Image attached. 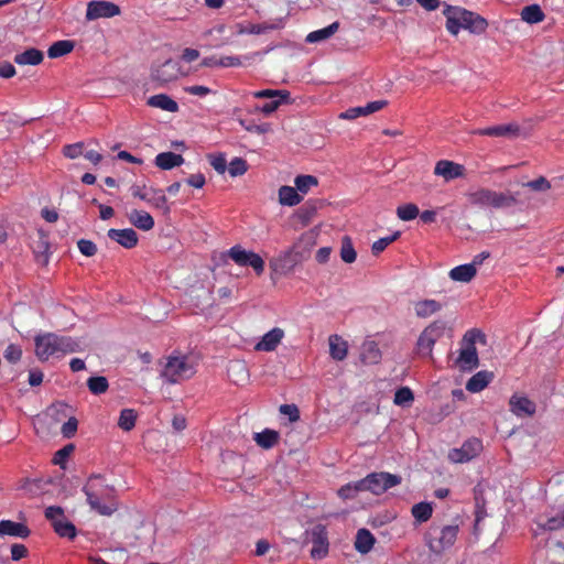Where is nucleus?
<instances>
[{
    "mask_svg": "<svg viewBox=\"0 0 564 564\" xmlns=\"http://www.w3.org/2000/svg\"><path fill=\"white\" fill-rule=\"evenodd\" d=\"M420 215L419 207L413 203L400 205L397 208V216L403 221L415 219Z\"/></svg>",
    "mask_w": 564,
    "mask_h": 564,
    "instance_id": "8fccbe9b",
    "label": "nucleus"
},
{
    "mask_svg": "<svg viewBox=\"0 0 564 564\" xmlns=\"http://www.w3.org/2000/svg\"><path fill=\"white\" fill-rule=\"evenodd\" d=\"M476 273L475 264L467 263L453 268L449 271V278L456 282L467 283L475 278Z\"/></svg>",
    "mask_w": 564,
    "mask_h": 564,
    "instance_id": "2f4dec72",
    "label": "nucleus"
},
{
    "mask_svg": "<svg viewBox=\"0 0 564 564\" xmlns=\"http://www.w3.org/2000/svg\"><path fill=\"white\" fill-rule=\"evenodd\" d=\"M97 480H100V475H91L83 489L87 496V502L90 508L96 510L98 513L102 516H110L116 510V506L113 503L105 505L100 502L102 498H99V495L96 492Z\"/></svg>",
    "mask_w": 564,
    "mask_h": 564,
    "instance_id": "f8f14e48",
    "label": "nucleus"
},
{
    "mask_svg": "<svg viewBox=\"0 0 564 564\" xmlns=\"http://www.w3.org/2000/svg\"><path fill=\"white\" fill-rule=\"evenodd\" d=\"M34 343L35 355L42 361L47 360L51 356L57 352L56 334L54 333L37 335L34 338Z\"/></svg>",
    "mask_w": 564,
    "mask_h": 564,
    "instance_id": "2eb2a0df",
    "label": "nucleus"
},
{
    "mask_svg": "<svg viewBox=\"0 0 564 564\" xmlns=\"http://www.w3.org/2000/svg\"><path fill=\"white\" fill-rule=\"evenodd\" d=\"M445 324L442 322H434L429 325L420 335L417 339V351L423 356H431L432 349L436 340L443 335Z\"/></svg>",
    "mask_w": 564,
    "mask_h": 564,
    "instance_id": "9b49d317",
    "label": "nucleus"
},
{
    "mask_svg": "<svg viewBox=\"0 0 564 564\" xmlns=\"http://www.w3.org/2000/svg\"><path fill=\"white\" fill-rule=\"evenodd\" d=\"M283 337L284 330L282 328L274 327L262 336V338L256 344L254 350L265 352L274 351L281 344Z\"/></svg>",
    "mask_w": 564,
    "mask_h": 564,
    "instance_id": "6ab92c4d",
    "label": "nucleus"
},
{
    "mask_svg": "<svg viewBox=\"0 0 564 564\" xmlns=\"http://www.w3.org/2000/svg\"><path fill=\"white\" fill-rule=\"evenodd\" d=\"M544 530H558L564 528V510L556 516L550 517L545 523L541 524Z\"/></svg>",
    "mask_w": 564,
    "mask_h": 564,
    "instance_id": "13d9d810",
    "label": "nucleus"
},
{
    "mask_svg": "<svg viewBox=\"0 0 564 564\" xmlns=\"http://www.w3.org/2000/svg\"><path fill=\"white\" fill-rule=\"evenodd\" d=\"M413 400L414 394L412 390L408 387H402L395 391L393 402L397 405L406 406L410 405Z\"/></svg>",
    "mask_w": 564,
    "mask_h": 564,
    "instance_id": "603ef678",
    "label": "nucleus"
},
{
    "mask_svg": "<svg viewBox=\"0 0 564 564\" xmlns=\"http://www.w3.org/2000/svg\"><path fill=\"white\" fill-rule=\"evenodd\" d=\"M294 184L299 194H306L312 187L318 185V180L314 175L302 174L295 177Z\"/></svg>",
    "mask_w": 564,
    "mask_h": 564,
    "instance_id": "c03bdc74",
    "label": "nucleus"
},
{
    "mask_svg": "<svg viewBox=\"0 0 564 564\" xmlns=\"http://www.w3.org/2000/svg\"><path fill=\"white\" fill-rule=\"evenodd\" d=\"M317 232L312 229L304 232L300 239L296 241L299 245H302L303 248H307V251L312 252V249L316 245Z\"/></svg>",
    "mask_w": 564,
    "mask_h": 564,
    "instance_id": "bf43d9fd",
    "label": "nucleus"
},
{
    "mask_svg": "<svg viewBox=\"0 0 564 564\" xmlns=\"http://www.w3.org/2000/svg\"><path fill=\"white\" fill-rule=\"evenodd\" d=\"M360 491H366V489L360 484V480H358L340 487L337 494L341 499L346 500L355 498Z\"/></svg>",
    "mask_w": 564,
    "mask_h": 564,
    "instance_id": "3c124183",
    "label": "nucleus"
},
{
    "mask_svg": "<svg viewBox=\"0 0 564 564\" xmlns=\"http://www.w3.org/2000/svg\"><path fill=\"white\" fill-rule=\"evenodd\" d=\"M150 195L145 202L151 204L153 207L162 210L164 215L170 214V206L167 205L166 196L160 189L150 188Z\"/></svg>",
    "mask_w": 564,
    "mask_h": 564,
    "instance_id": "79ce46f5",
    "label": "nucleus"
},
{
    "mask_svg": "<svg viewBox=\"0 0 564 564\" xmlns=\"http://www.w3.org/2000/svg\"><path fill=\"white\" fill-rule=\"evenodd\" d=\"M510 411L517 416H532L536 405L527 397L513 394L509 400Z\"/></svg>",
    "mask_w": 564,
    "mask_h": 564,
    "instance_id": "4be33fe9",
    "label": "nucleus"
},
{
    "mask_svg": "<svg viewBox=\"0 0 564 564\" xmlns=\"http://www.w3.org/2000/svg\"><path fill=\"white\" fill-rule=\"evenodd\" d=\"M521 19L529 23L534 24L542 22L545 18L544 12L542 11L539 4L527 6L521 10Z\"/></svg>",
    "mask_w": 564,
    "mask_h": 564,
    "instance_id": "a19ab883",
    "label": "nucleus"
},
{
    "mask_svg": "<svg viewBox=\"0 0 564 564\" xmlns=\"http://www.w3.org/2000/svg\"><path fill=\"white\" fill-rule=\"evenodd\" d=\"M329 355L334 360L341 361L347 357L348 344L339 335H330L328 338Z\"/></svg>",
    "mask_w": 564,
    "mask_h": 564,
    "instance_id": "bb28decb",
    "label": "nucleus"
},
{
    "mask_svg": "<svg viewBox=\"0 0 564 564\" xmlns=\"http://www.w3.org/2000/svg\"><path fill=\"white\" fill-rule=\"evenodd\" d=\"M443 14L446 18V29L457 35L460 29L467 30L471 34H484L488 29V21L476 12L460 7L446 6Z\"/></svg>",
    "mask_w": 564,
    "mask_h": 564,
    "instance_id": "f257e3e1",
    "label": "nucleus"
},
{
    "mask_svg": "<svg viewBox=\"0 0 564 564\" xmlns=\"http://www.w3.org/2000/svg\"><path fill=\"white\" fill-rule=\"evenodd\" d=\"M465 166L454 161L441 160L435 164L434 174L442 176L445 182L465 176Z\"/></svg>",
    "mask_w": 564,
    "mask_h": 564,
    "instance_id": "f3484780",
    "label": "nucleus"
},
{
    "mask_svg": "<svg viewBox=\"0 0 564 564\" xmlns=\"http://www.w3.org/2000/svg\"><path fill=\"white\" fill-rule=\"evenodd\" d=\"M357 257L356 250L352 246L350 237L345 236L341 239L340 258L346 263L355 262Z\"/></svg>",
    "mask_w": 564,
    "mask_h": 564,
    "instance_id": "de8ad7c7",
    "label": "nucleus"
},
{
    "mask_svg": "<svg viewBox=\"0 0 564 564\" xmlns=\"http://www.w3.org/2000/svg\"><path fill=\"white\" fill-rule=\"evenodd\" d=\"M87 387L93 394H102L108 390L109 383L106 377L96 376L87 380Z\"/></svg>",
    "mask_w": 564,
    "mask_h": 564,
    "instance_id": "09e8293b",
    "label": "nucleus"
},
{
    "mask_svg": "<svg viewBox=\"0 0 564 564\" xmlns=\"http://www.w3.org/2000/svg\"><path fill=\"white\" fill-rule=\"evenodd\" d=\"M301 262L297 261L295 258V254L292 252L291 249L284 251L279 257L273 258L270 261V268L271 270L280 275H289L293 272L296 265H299Z\"/></svg>",
    "mask_w": 564,
    "mask_h": 564,
    "instance_id": "dca6fc26",
    "label": "nucleus"
},
{
    "mask_svg": "<svg viewBox=\"0 0 564 564\" xmlns=\"http://www.w3.org/2000/svg\"><path fill=\"white\" fill-rule=\"evenodd\" d=\"M83 147L84 144L82 142L68 144L64 147L63 153L66 158L76 159L82 154Z\"/></svg>",
    "mask_w": 564,
    "mask_h": 564,
    "instance_id": "774afa93",
    "label": "nucleus"
},
{
    "mask_svg": "<svg viewBox=\"0 0 564 564\" xmlns=\"http://www.w3.org/2000/svg\"><path fill=\"white\" fill-rule=\"evenodd\" d=\"M468 202L480 208H510L518 205L516 195L509 192H497L487 187H478L467 194Z\"/></svg>",
    "mask_w": 564,
    "mask_h": 564,
    "instance_id": "7ed1b4c3",
    "label": "nucleus"
},
{
    "mask_svg": "<svg viewBox=\"0 0 564 564\" xmlns=\"http://www.w3.org/2000/svg\"><path fill=\"white\" fill-rule=\"evenodd\" d=\"M280 413L286 415L290 422L300 420V410L295 404H282L279 409Z\"/></svg>",
    "mask_w": 564,
    "mask_h": 564,
    "instance_id": "69168bd1",
    "label": "nucleus"
},
{
    "mask_svg": "<svg viewBox=\"0 0 564 564\" xmlns=\"http://www.w3.org/2000/svg\"><path fill=\"white\" fill-rule=\"evenodd\" d=\"M279 437H280L279 432H276L274 430L265 429L264 431H262L260 433H256L254 441L260 447H262L264 449H269L278 444Z\"/></svg>",
    "mask_w": 564,
    "mask_h": 564,
    "instance_id": "4c0bfd02",
    "label": "nucleus"
},
{
    "mask_svg": "<svg viewBox=\"0 0 564 564\" xmlns=\"http://www.w3.org/2000/svg\"><path fill=\"white\" fill-rule=\"evenodd\" d=\"M256 98L264 99L270 98L271 101L265 102L261 107V112L264 115H270L279 109V107L283 104H290L291 102V94L288 90H273V89H263L256 91L253 94Z\"/></svg>",
    "mask_w": 564,
    "mask_h": 564,
    "instance_id": "ddd939ff",
    "label": "nucleus"
},
{
    "mask_svg": "<svg viewBox=\"0 0 564 564\" xmlns=\"http://www.w3.org/2000/svg\"><path fill=\"white\" fill-rule=\"evenodd\" d=\"M207 159L217 173L224 174L226 172L227 160L224 153H210L207 155Z\"/></svg>",
    "mask_w": 564,
    "mask_h": 564,
    "instance_id": "6e6d98bb",
    "label": "nucleus"
},
{
    "mask_svg": "<svg viewBox=\"0 0 564 564\" xmlns=\"http://www.w3.org/2000/svg\"><path fill=\"white\" fill-rule=\"evenodd\" d=\"M44 516L51 522L54 531L63 523V521H67L64 509L59 506L47 507L44 511Z\"/></svg>",
    "mask_w": 564,
    "mask_h": 564,
    "instance_id": "37998d69",
    "label": "nucleus"
},
{
    "mask_svg": "<svg viewBox=\"0 0 564 564\" xmlns=\"http://www.w3.org/2000/svg\"><path fill=\"white\" fill-rule=\"evenodd\" d=\"M401 481V476L384 471L371 473L364 479H360V484L365 487L366 491H370L373 495H381L388 489L400 485Z\"/></svg>",
    "mask_w": 564,
    "mask_h": 564,
    "instance_id": "0eeeda50",
    "label": "nucleus"
},
{
    "mask_svg": "<svg viewBox=\"0 0 564 564\" xmlns=\"http://www.w3.org/2000/svg\"><path fill=\"white\" fill-rule=\"evenodd\" d=\"M55 532L61 538H67L70 540L75 539V536L77 534L75 525L68 520L63 521V523L58 528H56Z\"/></svg>",
    "mask_w": 564,
    "mask_h": 564,
    "instance_id": "052dcab7",
    "label": "nucleus"
},
{
    "mask_svg": "<svg viewBox=\"0 0 564 564\" xmlns=\"http://www.w3.org/2000/svg\"><path fill=\"white\" fill-rule=\"evenodd\" d=\"M32 248L36 260L42 264H46L48 260L47 252L50 242L48 236L43 229L37 230V240L33 242Z\"/></svg>",
    "mask_w": 564,
    "mask_h": 564,
    "instance_id": "a878e982",
    "label": "nucleus"
},
{
    "mask_svg": "<svg viewBox=\"0 0 564 564\" xmlns=\"http://www.w3.org/2000/svg\"><path fill=\"white\" fill-rule=\"evenodd\" d=\"M381 360V351L376 341H366L361 347L360 361L364 365H377Z\"/></svg>",
    "mask_w": 564,
    "mask_h": 564,
    "instance_id": "cd10ccee",
    "label": "nucleus"
},
{
    "mask_svg": "<svg viewBox=\"0 0 564 564\" xmlns=\"http://www.w3.org/2000/svg\"><path fill=\"white\" fill-rule=\"evenodd\" d=\"M44 58L43 53L37 48H28L23 53L14 56V62L18 65H39Z\"/></svg>",
    "mask_w": 564,
    "mask_h": 564,
    "instance_id": "c9c22d12",
    "label": "nucleus"
},
{
    "mask_svg": "<svg viewBox=\"0 0 564 564\" xmlns=\"http://www.w3.org/2000/svg\"><path fill=\"white\" fill-rule=\"evenodd\" d=\"M411 512L414 519L422 523L426 522L432 517L433 508L429 502H419L412 507Z\"/></svg>",
    "mask_w": 564,
    "mask_h": 564,
    "instance_id": "a18cd8bd",
    "label": "nucleus"
},
{
    "mask_svg": "<svg viewBox=\"0 0 564 564\" xmlns=\"http://www.w3.org/2000/svg\"><path fill=\"white\" fill-rule=\"evenodd\" d=\"M248 171V163L242 158H235L228 165V172L231 177L243 175Z\"/></svg>",
    "mask_w": 564,
    "mask_h": 564,
    "instance_id": "5fc2aeb1",
    "label": "nucleus"
},
{
    "mask_svg": "<svg viewBox=\"0 0 564 564\" xmlns=\"http://www.w3.org/2000/svg\"><path fill=\"white\" fill-rule=\"evenodd\" d=\"M474 133L488 137L517 138L521 134L519 124L512 122L476 130Z\"/></svg>",
    "mask_w": 564,
    "mask_h": 564,
    "instance_id": "a211bd4d",
    "label": "nucleus"
},
{
    "mask_svg": "<svg viewBox=\"0 0 564 564\" xmlns=\"http://www.w3.org/2000/svg\"><path fill=\"white\" fill-rule=\"evenodd\" d=\"M523 186L539 193L547 192L552 187L551 182L544 176H539L535 180L529 181L524 183Z\"/></svg>",
    "mask_w": 564,
    "mask_h": 564,
    "instance_id": "4d7b16f0",
    "label": "nucleus"
},
{
    "mask_svg": "<svg viewBox=\"0 0 564 564\" xmlns=\"http://www.w3.org/2000/svg\"><path fill=\"white\" fill-rule=\"evenodd\" d=\"M279 203L283 206H295L300 204L303 197L297 193L296 188L283 185L279 188Z\"/></svg>",
    "mask_w": 564,
    "mask_h": 564,
    "instance_id": "72a5a7b5",
    "label": "nucleus"
},
{
    "mask_svg": "<svg viewBox=\"0 0 564 564\" xmlns=\"http://www.w3.org/2000/svg\"><path fill=\"white\" fill-rule=\"evenodd\" d=\"M147 104L150 107L159 108L169 112H177L178 111V105L177 102L172 99L170 96L165 94H159L151 96Z\"/></svg>",
    "mask_w": 564,
    "mask_h": 564,
    "instance_id": "7c9ffc66",
    "label": "nucleus"
},
{
    "mask_svg": "<svg viewBox=\"0 0 564 564\" xmlns=\"http://www.w3.org/2000/svg\"><path fill=\"white\" fill-rule=\"evenodd\" d=\"M322 205L323 202L319 199L307 200L295 212L294 217L305 227L313 220Z\"/></svg>",
    "mask_w": 564,
    "mask_h": 564,
    "instance_id": "5701e85b",
    "label": "nucleus"
},
{
    "mask_svg": "<svg viewBox=\"0 0 564 564\" xmlns=\"http://www.w3.org/2000/svg\"><path fill=\"white\" fill-rule=\"evenodd\" d=\"M31 534V530L23 523L11 520L0 521V535H10L14 538L26 539Z\"/></svg>",
    "mask_w": 564,
    "mask_h": 564,
    "instance_id": "b1692460",
    "label": "nucleus"
},
{
    "mask_svg": "<svg viewBox=\"0 0 564 564\" xmlns=\"http://www.w3.org/2000/svg\"><path fill=\"white\" fill-rule=\"evenodd\" d=\"M184 163V158L174 152H162L155 156V165L161 170H171Z\"/></svg>",
    "mask_w": 564,
    "mask_h": 564,
    "instance_id": "c756f323",
    "label": "nucleus"
},
{
    "mask_svg": "<svg viewBox=\"0 0 564 564\" xmlns=\"http://www.w3.org/2000/svg\"><path fill=\"white\" fill-rule=\"evenodd\" d=\"M21 357L22 349L20 346L15 344H10L4 350V358L11 364L18 362L21 359Z\"/></svg>",
    "mask_w": 564,
    "mask_h": 564,
    "instance_id": "0e129e2a",
    "label": "nucleus"
},
{
    "mask_svg": "<svg viewBox=\"0 0 564 564\" xmlns=\"http://www.w3.org/2000/svg\"><path fill=\"white\" fill-rule=\"evenodd\" d=\"M129 221L137 228L148 231L154 227L152 216L143 210L133 209L128 215Z\"/></svg>",
    "mask_w": 564,
    "mask_h": 564,
    "instance_id": "c85d7f7f",
    "label": "nucleus"
},
{
    "mask_svg": "<svg viewBox=\"0 0 564 564\" xmlns=\"http://www.w3.org/2000/svg\"><path fill=\"white\" fill-rule=\"evenodd\" d=\"M75 47V43L69 40H61L53 43L48 50L47 55L50 58H57L69 54Z\"/></svg>",
    "mask_w": 564,
    "mask_h": 564,
    "instance_id": "ea45409f",
    "label": "nucleus"
},
{
    "mask_svg": "<svg viewBox=\"0 0 564 564\" xmlns=\"http://www.w3.org/2000/svg\"><path fill=\"white\" fill-rule=\"evenodd\" d=\"M197 362L193 355L173 352L166 358L161 377L167 383H177L187 380L196 373Z\"/></svg>",
    "mask_w": 564,
    "mask_h": 564,
    "instance_id": "f03ea898",
    "label": "nucleus"
},
{
    "mask_svg": "<svg viewBox=\"0 0 564 564\" xmlns=\"http://www.w3.org/2000/svg\"><path fill=\"white\" fill-rule=\"evenodd\" d=\"M57 352L72 354L79 352L83 350L80 340L70 336H58L56 335Z\"/></svg>",
    "mask_w": 564,
    "mask_h": 564,
    "instance_id": "f704fd0d",
    "label": "nucleus"
},
{
    "mask_svg": "<svg viewBox=\"0 0 564 564\" xmlns=\"http://www.w3.org/2000/svg\"><path fill=\"white\" fill-rule=\"evenodd\" d=\"M78 426V421L76 417L72 416L65 422L62 426V434L66 438H70L75 435Z\"/></svg>",
    "mask_w": 564,
    "mask_h": 564,
    "instance_id": "338daca9",
    "label": "nucleus"
},
{
    "mask_svg": "<svg viewBox=\"0 0 564 564\" xmlns=\"http://www.w3.org/2000/svg\"><path fill=\"white\" fill-rule=\"evenodd\" d=\"M375 542L376 539L369 530L359 529L355 540V547L359 553L366 554L373 547Z\"/></svg>",
    "mask_w": 564,
    "mask_h": 564,
    "instance_id": "473e14b6",
    "label": "nucleus"
},
{
    "mask_svg": "<svg viewBox=\"0 0 564 564\" xmlns=\"http://www.w3.org/2000/svg\"><path fill=\"white\" fill-rule=\"evenodd\" d=\"M494 379V372L481 370L475 373L466 383V390L473 393L484 390Z\"/></svg>",
    "mask_w": 564,
    "mask_h": 564,
    "instance_id": "393cba45",
    "label": "nucleus"
},
{
    "mask_svg": "<svg viewBox=\"0 0 564 564\" xmlns=\"http://www.w3.org/2000/svg\"><path fill=\"white\" fill-rule=\"evenodd\" d=\"M486 345V335L479 329H470L463 337L464 348L456 360L462 370H473L479 366L476 343Z\"/></svg>",
    "mask_w": 564,
    "mask_h": 564,
    "instance_id": "20e7f679",
    "label": "nucleus"
},
{
    "mask_svg": "<svg viewBox=\"0 0 564 564\" xmlns=\"http://www.w3.org/2000/svg\"><path fill=\"white\" fill-rule=\"evenodd\" d=\"M482 442L477 437L468 438L459 448H453L448 453V459L455 464L470 462L482 452Z\"/></svg>",
    "mask_w": 564,
    "mask_h": 564,
    "instance_id": "1a4fd4ad",
    "label": "nucleus"
},
{
    "mask_svg": "<svg viewBox=\"0 0 564 564\" xmlns=\"http://www.w3.org/2000/svg\"><path fill=\"white\" fill-rule=\"evenodd\" d=\"M338 29H339V23L333 22L332 24H329L328 26H326L324 29L316 30V31L308 33L305 41L307 43H317V42L325 41V40L329 39L330 36H333L337 32Z\"/></svg>",
    "mask_w": 564,
    "mask_h": 564,
    "instance_id": "58836bf2",
    "label": "nucleus"
},
{
    "mask_svg": "<svg viewBox=\"0 0 564 564\" xmlns=\"http://www.w3.org/2000/svg\"><path fill=\"white\" fill-rule=\"evenodd\" d=\"M458 533V525L443 528L432 527L427 532V545L431 552L440 555L454 545Z\"/></svg>",
    "mask_w": 564,
    "mask_h": 564,
    "instance_id": "39448f33",
    "label": "nucleus"
},
{
    "mask_svg": "<svg viewBox=\"0 0 564 564\" xmlns=\"http://www.w3.org/2000/svg\"><path fill=\"white\" fill-rule=\"evenodd\" d=\"M388 105L387 100H376L368 102L364 107L349 108L339 115L340 119L352 120L360 116H368L383 109Z\"/></svg>",
    "mask_w": 564,
    "mask_h": 564,
    "instance_id": "aec40b11",
    "label": "nucleus"
},
{
    "mask_svg": "<svg viewBox=\"0 0 564 564\" xmlns=\"http://www.w3.org/2000/svg\"><path fill=\"white\" fill-rule=\"evenodd\" d=\"M118 4L110 1H90L87 3L86 20L94 21L101 18H113L120 14Z\"/></svg>",
    "mask_w": 564,
    "mask_h": 564,
    "instance_id": "4468645a",
    "label": "nucleus"
},
{
    "mask_svg": "<svg viewBox=\"0 0 564 564\" xmlns=\"http://www.w3.org/2000/svg\"><path fill=\"white\" fill-rule=\"evenodd\" d=\"M74 445L67 444L63 448L58 449L53 458V463L55 465H59L62 468H64V463L67 459V457L73 453Z\"/></svg>",
    "mask_w": 564,
    "mask_h": 564,
    "instance_id": "680f3d73",
    "label": "nucleus"
},
{
    "mask_svg": "<svg viewBox=\"0 0 564 564\" xmlns=\"http://www.w3.org/2000/svg\"><path fill=\"white\" fill-rule=\"evenodd\" d=\"M415 314L417 317L426 318L442 308V304L435 300H422L415 303Z\"/></svg>",
    "mask_w": 564,
    "mask_h": 564,
    "instance_id": "e433bc0d",
    "label": "nucleus"
},
{
    "mask_svg": "<svg viewBox=\"0 0 564 564\" xmlns=\"http://www.w3.org/2000/svg\"><path fill=\"white\" fill-rule=\"evenodd\" d=\"M137 416L138 414L133 409L122 410L118 420V426L123 431H131L135 425Z\"/></svg>",
    "mask_w": 564,
    "mask_h": 564,
    "instance_id": "49530a36",
    "label": "nucleus"
},
{
    "mask_svg": "<svg viewBox=\"0 0 564 564\" xmlns=\"http://www.w3.org/2000/svg\"><path fill=\"white\" fill-rule=\"evenodd\" d=\"M181 73V66L173 59H166L164 63L153 65L151 68V79L159 86H164L171 82L176 80Z\"/></svg>",
    "mask_w": 564,
    "mask_h": 564,
    "instance_id": "9d476101",
    "label": "nucleus"
},
{
    "mask_svg": "<svg viewBox=\"0 0 564 564\" xmlns=\"http://www.w3.org/2000/svg\"><path fill=\"white\" fill-rule=\"evenodd\" d=\"M283 20L278 19L274 22H263L259 24H252L249 29V32L252 34H262L269 31L278 30L282 26Z\"/></svg>",
    "mask_w": 564,
    "mask_h": 564,
    "instance_id": "864d4df0",
    "label": "nucleus"
},
{
    "mask_svg": "<svg viewBox=\"0 0 564 564\" xmlns=\"http://www.w3.org/2000/svg\"><path fill=\"white\" fill-rule=\"evenodd\" d=\"M77 247L86 257H94L97 253V246L91 240L80 239L77 241Z\"/></svg>",
    "mask_w": 564,
    "mask_h": 564,
    "instance_id": "e2e57ef3",
    "label": "nucleus"
},
{
    "mask_svg": "<svg viewBox=\"0 0 564 564\" xmlns=\"http://www.w3.org/2000/svg\"><path fill=\"white\" fill-rule=\"evenodd\" d=\"M107 236L126 249H132L138 245L139 237L132 228L109 229Z\"/></svg>",
    "mask_w": 564,
    "mask_h": 564,
    "instance_id": "412c9836",
    "label": "nucleus"
},
{
    "mask_svg": "<svg viewBox=\"0 0 564 564\" xmlns=\"http://www.w3.org/2000/svg\"><path fill=\"white\" fill-rule=\"evenodd\" d=\"M221 258L224 262H226V258H229L239 267H251L257 275H261L264 271L263 259L258 253L243 249L240 245L231 247L221 254Z\"/></svg>",
    "mask_w": 564,
    "mask_h": 564,
    "instance_id": "423d86ee",
    "label": "nucleus"
},
{
    "mask_svg": "<svg viewBox=\"0 0 564 564\" xmlns=\"http://www.w3.org/2000/svg\"><path fill=\"white\" fill-rule=\"evenodd\" d=\"M306 540L313 544L311 556L315 560H321L328 554V536L326 527L316 524L306 531Z\"/></svg>",
    "mask_w": 564,
    "mask_h": 564,
    "instance_id": "6e6552de",
    "label": "nucleus"
}]
</instances>
